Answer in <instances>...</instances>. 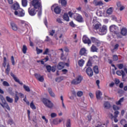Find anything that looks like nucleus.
I'll list each match as a JSON object with an SVG mask.
<instances>
[{
	"instance_id": "1",
	"label": "nucleus",
	"mask_w": 127,
	"mask_h": 127,
	"mask_svg": "<svg viewBox=\"0 0 127 127\" xmlns=\"http://www.w3.org/2000/svg\"><path fill=\"white\" fill-rule=\"evenodd\" d=\"M42 102L45 106L49 109H52L54 107V104L51 101L46 98L43 99Z\"/></svg>"
},
{
	"instance_id": "2",
	"label": "nucleus",
	"mask_w": 127,
	"mask_h": 127,
	"mask_svg": "<svg viewBox=\"0 0 127 127\" xmlns=\"http://www.w3.org/2000/svg\"><path fill=\"white\" fill-rule=\"evenodd\" d=\"M82 80L83 77L81 75H78L71 81V84L72 85H79V84H81Z\"/></svg>"
},
{
	"instance_id": "3",
	"label": "nucleus",
	"mask_w": 127,
	"mask_h": 127,
	"mask_svg": "<svg viewBox=\"0 0 127 127\" xmlns=\"http://www.w3.org/2000/svg\"><path fill=\"white\" fill-rule=\"evenodd\" d=\"M117 29L118 27L115 25H112L110 27V30L111 32L116 34L118 38H122V36L120 35V33L118 32Z\"/></svg>"
},
{
	"instance_id": "4",
	"label": "nucleus",
	"mask_w": 127,
	"mask_h": 127,
	"mask_svg": "<svg viewBox=\"0 0 127 127\" xmlns=\"http://www.w3.org/2000/svg\"><path fill=\"white\" fill-rule=\"evenodd\" d=\"M32 5L35 9H38L40 7L41 3H40V0H33L31 2Z\"/></svg>"
},
{
	"instance_id": "5",
	"label": "nucleus",
	"mask_w": 127,
	"mask_h": 127,
	"mask_svg": "<svg viewBox=\"0 0 127 127\" xmlns=\"http://www.w3.org/2000/svg\"><path fill=\"white\" fill-rule=\"evenodd\" d=\"M14 14L15 15H17V16L22 17L24 16L25 13L24 12V10L21 8L15 11Z\"/></svg>"
},
{
	"instance_id": "6",
	"label": "nucleus",
	"mask_w": 127,
	"mask_h": 127,
	"mask_svg": "<svg viewBox=\"0 0 127 127\" xmlns=\"http://www.w3.org/2000/svg\"><path fill=\"white\" fill-rule=\"evenodd\" d=\"M74 18L75 20H76V21H78V22H84V18L80 14H76V15H74Z\"/></svg>"
},
{
	"instance_id": "7",
	"label": "nucleus",
	"mask_w": 127,
	"mask_h": 127,
	"mask_svg": "<svg viewBox=\"0 0 127 127\" xmlns=\"http://www.w3.org/2000/svg\"><path fill=\"white\" fill-rule=\"evenodd\" d=\"M52 9H54V11L56 14H59L61 12L60 7L54 5L52 6Z\"/></svg>"
},
{
	"instance_id": "8",
	"label": "nucleus",
	"mask_w": 127,
	"mask_h": 127,
	"mask_svg": "<svg viewBox=\"0 0 127 127\" xmlns=\"http://www.w3.org/2000/svg\"><path fill=\"white\" fill-rule=\"evenodd\" d=\"M107 33V26L103 25L101 29L99 30V34L100 35H104Z\"/></svg>"
},
{
	"instance_id": "9",
	"label": "nucleus",
	"mask_w": 127,
	"mask_h": 127,
	"mask_svg": "<svg viewBox=\"0 0 127 127\" xmlns=\"http://www.w3.org/2000/svg\"><path fill=\"white\" fill-rule=\"evenodd\" d=\"M36 11H37V10H36L35 8L34 7L32 8L30 7V8H28V12L30 15H35V14H36Z\"/></svg>"
},
{
	"instance_id": "10",
	"label": "nucleus",
	"mask_w": 127,
	"mask_h": 127,
	"mask_svg": "<svg viewBox=\"0 0 127 127\" xmlns=\"http://www.w3.org/2000/svg\"><path fill=\"white\" fill-rule=\"evenodd\" d=\"M10 75L15 82H17V83H18L19 84H20V85H23V83L22 82H20L19 79L14 75V74H13V73L10 72Z\"/></svg>"
},
{
	"instance_id": "11",
	"label": "nucleus",
	"mask_w": 127,
	"mask_h": 127,
	"mask_svg": "<svg viewBox=\"0 0 127 127\" xmlns=\"http://www.w3.org/2000/svg\"><path fill=\"white\" fill-rule=\"evenodd\" d=\"M86 72L89 77H92L93 75V70L91 67H88L86 69Z\"/></svg>"
},
{
	"instance_id": "12",
	"label": "nucleus",
	"mask_w": 127,
	"mask_h": 127,
	"mask_svg": "<svg viewBox=\"0 0 127 127\" xmlns=\"http://www.w3.org/2000/svg\"><path fill=\"white\" fill-rule=\"evenodd\" d=\"M10 25L12 30H14V31H17L18 30V27L16 24L14 23L13 22H12L10 23Z\"/></svg>"
},
{
	"instance_id": "13",
	"label": "nucleus",
	"mask_w": 127,
	"mask_h": 127,
	"mask_svg": "<svg viewBox=\"0 0 127 127\" xmlns=\"http://www.w3.org/2000/svg\"><path fill=\"white\" fill-rule=\"evenodd\" d=\"M102 92L100 90H98L96 92V96L97 100H101L102 99Z\"/></svg>"
},
{
	"instance_id": "14",
	"label": "nucleus",
	"mask_w": 127,
	"mask_h": 127,
	"mask_svg": "<svg viewBox=\"0 0 127 127\" xmlns=\"http://www.w3.org/2000/svg\"><path fill=\"white\" fill-rule=\"evenodd\" d=\"M83 42L87 44H91V40L86 36H83L82 38Z\"/></svg>"
},
{
	"instance_id": "15",
	"label": "nucleus",
	"mask_w": 127,
	"mask_h": 127,
	"mask_svg": "<svg viewBox=\"0 0 127 127\" xmlns=\"http://www.w3.org/2000/svg\"><path fill=\"white\" fill-rule=\"evenodd\" d=\"M0 104L1 106V107H2L3 108H5L7 110H8V111H10V108H9V106H8V104H7V103L4 102L2 104L0 103Z\"/></svg>"
},
{
	"instance_id": "16",
	"label": "nucleus",
	"mask_w": 127,
	"mask_h": 127,
	"mask_svg": "<svg viewBox=\"0 0 127 127\" xmlns=\"http://www.w3.org/2000/svg\"><path fill=\"white\" fill-rule=\"evenodd\" d=\"M101 26H102V25H101V24L98 23L96 24H94L93 25V29H95V30H98V29H99Z\"/></svg>"
},
{
	"instance_id": "17",
	"label": "nucleus",
	"mask_w": 127,
	"mask_h": 127,
	"mask_svg": "<svg viewBox=\"0 0 127 127\" xmlns=\"http://www.w3.org/2000/svg\"><path fill=\"white\" fill-rule=\"evenodd\" d=\"M104 107L106 110H109V109H111V104L109 103V102H105L104 103Z\"/></svg>"
},
{
	"instance_id": "18",
	"label": "nucleus",
	"mask_w": 127,
	"mask_h": 127,
	"mask_svg": "<svg viewBox=\"0 0 127 127\" xmlns=\"http://www.w3.org/2000/svg\"><path fill=\"white\" fill-rule=\"evenodd\" d=\"M93 4L96 6L98 5H103L104 3H103V2L102 1H97V0H94L93 1Z\"/></svg>"
},
{
	"instance_id": "19",
	"label": "nucleus",
	"mask_w": 127,
	"mask_h": 127,
	"mask_svg": "<svg viewBox=\"0 0 127 127\" xmlns=\"http://www.w3.org/2000/svg\"><path fill=\"white\" fill-rule=\"evenodd\" d=\"M65 63H64V62H60L58 65V68L59 70H61V69H63Z\"/></svg>"
},
{
	"instance_id": "20",
	"label": "nucleus",
	"mask_w": 127,
	"mask_h": 127,
	"mask_svg": "<svg viewBox=\"0 0 127 127\" xmlns=\"http://www.w3.org/2000/svg\"><path fill=\"white\" fill-rule=\"evenodd\" d=\"M50 52V51L49 50V49L47 48L45 50L43 54L44 55H49V56L51 57V54H49Z\"/></svg>"
},
{
	"instance_id": "21",
	"label": "nucleus",
	"mask_w": 127,
	"mask_h": 127,
	"mask_svg": "<svg viewBox=\"0 0 127 127\" xmlns=\"http://www.w3.org/2000/svg\"><path fill=\"white\" fill-rule=\"evenodd\" d=\"M13 9L16 11V10H18V9H20L19 8V4L18 3H15L13 5Z\"/></svg>"
},
{
	"instance_id": "22",
	"label": "nucleus",
	"mask_w": 127,
	"mask_h": 127,
	"mask_svg": "<svg viewBox=\"0 0 127 127\" xmlns=\"http://www.w3.org/2000/svg\"><path fill=\"white\" fill-rule=\"evenodd\" d=\"M15 94L14 97V103H17L18 102V100H19V97H18V92L17 91H15Z\"/></svg>"
},
{
	"instance_id": "23",
	"label": "nucleus",
	"mask_w": 127,
	"mask_h": 127,
	"mask_svg": "<svg viewBox=\"0 0 127 127\" xmlns=\"http://www.w3.org/2000/svg\"><path fill=\"white\" fill-rule=\"evenodd\" d=\"M127 30L126 29V28H123L121 30V34L123 35L124 36H126L127 35Z\"/></svg>"
},
{
	"instance_id": "24",
	"label": "nucleus",
	"mask_w": 127,
	"mask_h": 127,
	"mask_svg": "<svg viewBox=\"0 0 127 127\" xmlns=\"http://www.w3.org/2000/svg\"><path fill=\"white\" fill-rule=\"evenodd\" d=\"M113 11H114V7H111L107 9V14H112L113 13Z\"/></svg>"
},
{
	"instance_id": "25",
	"label": "nucleus",
	"mask_w": 127,
	"mask_h": 127,
	"mask_svg": "<svg viewBox=\"0 0 127 127\" xmlns=\"http://www.w3.org/2000/svg\"><path fill=\"white\" fill-rule=\"evenodd\" d=\"M48 90L50 96H51V97H52L53 98H55V94L53 93V92L52 91V89L50 88H49Z\"/></svg>"
},
{
	"instance_id": "26",
	"label": "nucleus",
	"mask_w": 127,
	"mask_h": 127,
	"mask_svg": "<svg viewBox=\"0 0 127 127\" xmlns=\"http://www.w3.org/2000/svg\"><path fill=\"white\" fill-rule=\"evenodd\" d=\"M86 52L87 50H86V49L83 48L80 50L79 54L80 55H84V54H86Z\"/></svg>"
},
{
	"instance_id": "27",
	"label": "nucleus",
	"mask_w": 127,
	"mask_h": 127,
	"mask_svg": "<svg viewBox=\"0 0 127 127\" xmlns=\"http://www.w3.org/2000/svg\"><path fill=\"white\" fill-rule=\"evenodd\" d=\"M9 71H10V66H9V64H7V68L5 69V73L7 75H9Z\"/></svg>"
},
{
	"instance_id": "28",
	"label": "nucleus",
	"mask_w": 127,
	"mask_h": 127,
	"mask_svg": "<svg viewBox=\"0 0 127 127\" xmlns=\"http://www.w3.org/2000/svg\"><path fill=\"white\" fill-rule=\"evenodd\" d=\"M78 63L80 67H82L83 65H84L85 63V61L81 59L78 61Z\"/></svg>"
},
{
	"instance_id": "29",
	"label": "nucleus",
	"mask_w": 127,
	"mask_h": 127,
	"mask_svg": "<svg viewBox=\"0 0 127 127\" xmlns=\"http://www.w3.org/2000/svg\"><path fill=\"white\" fill-rule=\"evenodd\" d=\"M63 80H64V77H59L56 78V82H58V83H60V82H61V81H63Z\"/></svg>"
},
{
	"instance_id": "30",
	"label": "nucleus",
	"mask_w": 127,
	"mask_h": 127,
	"mask_svg": "<svg viewBox=\"0 0 127 127\" xmlns=\"http://www.w3.org/2000/svg\"><path fill=\"white\" fill-rule=\"evenodd\" d=\"M124 70L123 71V73H122V77H123V79H126V78H125V76L127 75V69L126 68H124Z\"/></svg>"
},
{
	"instance_id": "31",
	"label": "nucleus",
	"mask_w": 127,
	"mask_h": 127,
	"mask_svg": "<svg viewBox=\"0 0 127 127\" xmlns=\"http://www.w3.org/2000/svg\"><path fill=\"white\" fill-rule=\"evenodd\" d=\"M93 70L94 73H95V74H99V68L98 67V66L95 65L93 67Z\"/></svg>"
},
{
	"instance_id": "32",
	"label": "nucleus",
	"mask_w": 127,
	"mask_h": 127,
	"mask_svg": "<svg viewBox=\"0 0 127 127\" xmlns=\"http://www.w3.org/2000/svg\"><path fill=\"white\" fill-rule=\"evenodd\" d=\"M6 100L7 102H8V103H12V102H13V99H12L8 96L6 97Z\"/></svg>"
},
{
	"instance_id": "33",
	"label": "nucleus",
	"mask_w": 127,
	"mask_h": 127,
	"mask_svg": "<svg viewBox=\"0 0 127 127\" xmlns=\"http://www.w3.org/2000/svg\"><path fill=\"white\" fill-rule=\"evenodd\" d=\"M63 18L64 20H66V21H69V16L67 14H64Z\"/></svg>"
},
{
	"instance_id": "34",
	"label": "nucleus",
	"mask_w": 127,
	"mask_h": 127,
	"mask_svg": "<svg viewBox=\"0 0 127 127\" xmlns=\"http://www.w3.org/2000/svg\"><path fill=\"white\" fill-rule=\"evenodd\" d=\"M124 97H122L118 101L116 102V105H121L122 103L124 102Z\"/></svg>"
},
{
	"instance_id": "35",
	"label": "nucleus",
	"mask_w": 127,
	"mask_h": 127,
	"mask_svg": "<svg viewBox=\"0 0 127 127\" xmlns=\"http://www.w3.org/2000/svg\"><path fill=\"white\" fill-rule=\"evenodd\" d=\"M36 51L37 52V54H40V53H42V52H43V50L38 48V47L36 48Z\"/></svg>"
},
{
	"instance_id": "36",
	"label": "nucleus",
	"mask_w": 127,
	"mask_h": 127,
	"mask_svg": "<svg viewBox=\"0 0 127 127\" xmlns=\"http://www.w3.org/2000/svg\"><path fill=\"white\" fill-rule=\"evenodd\" d=\"M66 127H71V120L70 119H68L66 121Z\"/></svg>"
},
{
	"instance_id": "37",
	"label": "nucleus",
	"mask_w": 127,
	"mask_h": 127,
	"mask_svg": "<svg viewBox=\"0 0 127 127\" xmlns=\"http://www.w3.org/2000/svg\"><path fill=\"white\" fill-rule=\"evenodd\" d=\"M27 51V47H26V46L23 45L22 48L23 53H24V54H26Z\"/></svg>"
},
{
	"instance_id": "38",
	"label": "nucleus",
	"mask_w": 127,
	"mask_h": 127,
	"mask_svg": "<svg viewBox=\"0 0 127 127\" xmlns=\"http://www.w3.org/2000/svg\"><path fill=\"white\" fill-rule=\"evenodd\" d=\"M30 107L32 110H36V107L34 105V103H33V101H32L30 104Z\"/></svg>"
},
{
	"instance_id": "39",
	"label": "nucleus",
	"mask_w": 127,
	"mask_h": 127,
	"mask_svg": "<svg viewBox=\"0 0 127 127\" xmlns=\"http://www.w3.org/2000/svg\"><path fill=\"white\" fill-rule=\"evenodd\" d=\"M2 85L4 87H9L10 86L9 83H8L6 81H3Z\"/></svg>"
},
{
	"instance_id": "40",
	"label": "nucleus",
	"mask_w": 127,
	"mask_h": 127,
	"mask_svg": "<svg viewBox=\"0 0 127 127\" xmlns=\"http://www.w3.org/2000/svg\"><path fill=\"white\" fill-rule=\"evenodd\" d=\"M23 88L26 92H30V88L28 86L24 85Z\"/></svg>"
},
{
	"instance_id": "41",
	"label": "nucleus",
	"mask_w": 127,
	"mask_h": 127,
	"mask_svg": "<svg viewBox=\"0 0 127 127\" xmlns=\"http://www.w3.org/2000/svg\"><path fill=\"white\" fill-rule=\"evenodd\" d=\"M53 124L54 125H59V122H58V118H56V119H54V120L53 121Z\"/></svg>"
},
{
	"instance_id": "42",
	"label": "nucleus",
	"mask_w": 127,
	"mask_h": 127,
	"mask_svg": "<svg viewBox=\"0 0 127 127\" xmlns=\"http://www.w3.org/2000/svg\"><path fill=\"white\" fill-rule=\"evenodd\" d=\"M97 50H98V49H97L96 46L93 45L91 47V51H92V52H97Z\"/></svg>"
},
{
	"instance_id": "43",
	"label": "nucleus",
	"mask_w": 127,
	"mask_h": 127,
	"mask_svg": "<svg viewBox=\"0 0 127 127\" xmlns=\"http://www.w3.org/2000/svg\"><path fill=\"white\" fill-rule=\"evenodd\" d=\"M22 4L23 6H26L27 5V0H22Z\"/></svg>"
},
{
	"instance_id": "44",
	"label": "nucleus",
	"mask_w": 127,
	"mask_h": 127,
	"mask_svg": "<svg viewBox=\"0 0 127 127\" xmlns=\"http://www.w3.org/2000/svg\"><path fill=\"white\" fill-rule=\"evenodd\" d=\"M11 61L12 63V65H13V66H14L15 65V62L14 61V57H13V56H11Z\"/></svg>"
},
{
	"instance_id": "45",
	"label": "nucleus",
	"mask_w": 127,
	"mask_h": 127,
	"mask_svg": "<svg viewBox=\"0 0 127 127\" xmlns=\"http://www.w3.org/2000/svg\"><path fill=\"white\" fill-rule=\"evenodd\" d=\"M61 3L62 5H66L67 1H66V0H61Z\"/></svg>"
},
{
	"instance_id": "46",
	"label": "nucleus",
	"mask_w": 127,
	"mask_h": 127,
	"mask_svg": "<svg viewBox=\"0 0 127 127\" xmlns=\"http://www.w3.org/2000/svg\"><path fill=\"white\" fill-rule=\"evenodd\" d=\"M113 109L114 111H117L118 110H120V107H119V106H117L116 105H113Z\"/></svg>"
},
{
	"instance_id": "47",
	"label": "nucleus",
	"mask_w": 127,
	"mask_h": 127,
	"mask_svg": "<svg viewBox=\"0 0 127 127\" xmlns=\"http://www.w3.org/2000/svg\"><path fill=\"white\" fill-rule=\"evenodd\" d=\"M120 114V112L118 111H116L114 112V118H118V115Z\"/></svg>"
},
{
	"instance_id": "48",
	"label": "nucleus",
	"mask_w": 127,
	"mask_h": 127,
	"mask_svg": "<svg viewBox=\"0 0 127 127\" xmlns=\"http://www.w3.org/2000/svg\"><path fill=\"white\" fill-rule=\"evenodd\" d=\"M37 80L40 82H43V81H44V77H43V76L41 75Z\"/></svg>"
},
{
	"instance_id": "49",
	"label": "nucleus",
	"mask_w": 127,
	"mask_h": 127,
	"mask_svg": "<svg viewBox=\"0 0 127 127\" xmlns=\"http://www.w3.org/2000/svg\"><path fill=\"white\" fill-rule=\"evenodd\" d=\"M77 97H82L83 96V92L82 91H78L77 93Z\"/></svg>"
},
{
	"instance_id": "50",
	"label": "nucleus",
	"mask_w": 127,
	"mask_h": 127,
	"mask_svg": "<svg viewBox=\"0 0 127 127\" xmlns=\"http://www.w3.org/2000/svg\"><path fill=\"white\" fill-rule=\"evenodd\" d=\"M123 70H121V71H120V70H118L117 72H116V74L117 75H118V76H122V74H123Z\"/></svg>"
},
{
	"instance_id": "51",
	"label": "nucleus",
	"mask_w": 127,
	"mask_h": 127,
	"mask_svg": "<svg viewBox=\"0 0 127 127\" xmlns=\"http://www.w3.org/2000/svg\"><path fill=\"white\" fill-rule=\"evenodd\" d=\"M51 117L52 118H56L57 117V114L55 113H52L51 114Z\"/></svg>"
},
{
	"instance_id": "52",
	"label": "nucleus",
	"mask_w": 127,
	"mask_h": 127,
	"mask_svg": "<svg viewBox=\"0 0 127 127\" xmlns=\"http://www.w3.org/2000/svg\"><path fill=\"white\" fill-rule=\"evenodd\" d=\"M114 61H118L119 60V58L117 55H114L113 57Z\"/></svg>"
},
{
	"instance_id": "53",
	"label": "nucleus",
	"mask_w": 127,
	"mask_h": 127,
	"mask_svg": "<svg viewBox=\"0 0 127 127\" xmlns=\"http://www.w3.org/2000/svg\"><path fill=\"white\" fill-rule=\"evenodd\" d=\"M18 96H19L20 98H24V95L22 93H17Z\"/></svg>"
},
{
	"instance_id": "54",
	"label": "nucleus",
	"mask_w": 127,
	"mask_h": 127,
	"mask_svg": "<svg viewBox=\"0 0 127 127\" xmlns=\"http://www.w3.org/2000/svg\"><path fill=\"white\" fill-rule=\"evenodd\" d=\"M87 120L88 122H91V120H92V115H91L90 114L88 115L87 116Z\"/></svg>"
},
{
	"instance_id": "55",
	"label": "nucleus",
	"mask_w": 127,
	"mask_h": 127,
	"mask_svg": "<svg viewBox=\"0 0 127 127\" xmlns=\"http://www.w3.org/2000/svg\"><path fill=\"white\" fill-rule=\"evenodd\" d=\"M35 77L37 78V80L39 79V78L41 76L40 74L35 73Z\"/></svg>"
},
{
	"instance_id": "56",
	"label": "nucleus",
	"mask_w": 127,
	"mask_h": 127,
	"mask_svg": "<svg viewBox=\"0 0 127 127\" xmlns=\"http://www.w3.org/2000/svg\"><path fill=\"white\" fill-rule=\"evenodd\" d=\"M117 66L119 69H123L124 68V64H118Z\"/></svg>"
},
{
	"instance_id": "57",
	"label": "nucleus",
	"mask_w": 127,
	"mask_h": 127,
	"mask_svg": "<svg viewBox=\"0 0 127 127\" xmlns=\"http://www.w3.org/2000/svg\"><path fill=\"white\" fill-rule=\"evenodd\" d=\"M24 102H25L26 103L27 105H29V102L28 101H27V99H26V96H25V98L23 99Z\"/></svg>"
},
{
	"instance_id": "58",
	"label": "nucleus",
	"mask_w": 127,
	"mask_h": 127,
	"mask_svg": "<svg viewBox=\"0 0 127 127\" xmlns=\"http://www.w3.org/2000/svg\"><path fill=\"white\" fill-rule=\"evenodd\" d=\"M54 33H55V30H53L51 32H50V35L51 36H53L54 35Z\"/></svg>"
},
{
	"instance_id": "59",
	"label": "nucleus",
	"mask_w": 127,
	"mask_h": 127,
	"mask_svg": "<svg viewBox=\"0 0 127 127\" xmlns=\"http://www.w3.org/2000/svg\"><path fill=\"white\" fill-rule=\"evenodd\" d=\"M56 21L58 22V23H63V22H62V20H61V19L58 18L56 20Z\"/></svg>"
},
{
	"instance_id": "60",
	"label": "nucleus",
	"mask_w": 127,
	"mask_h": 127,
	"mask_svg": "<svg viewBox=\"0 0 127 127\" xmlns=\"http://www.w3.org/2000/svg\"><path fill=\"white\" fill-rule=\"evenodd\" d=\"M46 68L47 71H48L49 72H50V71H51V66L50 65L47 66Z\"/></svg>"
},
{
	"instance_id": "61",
	"label": "nucleus",
	"mask_w": 127,
	"mask_h": 127,
	"mask_svg": "<svg viewBox=\"0 0 127 127\" xmlns=\"http://www.w3.org/2000/svg\"><path fill=\"white\" fill-rule=\"evenodd\" d=\"M69 25H70V26H71V27H75V24H74V23L73 22V21H71L69 23Z\"/></svg>"
},
{
	"instance_id": "62",
	"label": "nucleus",
	"mask_w": 127,
	"mask_h": 127,
	"mask_svg": "<svg viewBox=\"0 0 127 127\" xmlns=\"http://www.w3.org/2000/svg\"><path fill=\"white\" fill-rule=\"evenodd\" d=\"M7 92L9 94H12V89H11V88H8L7 90Z\"/></svg>"
},
{
	"instance_id": "63",
	"label": "nucleus",
	"mask_w": 127,
	"mask_h": 127,
	"mask_svg": "<svg viewBox=\"0 0 127 127\" xmlns=\"http://www.w3.org/2000/svg\"><path fill=\"white\" fill-rule=\"evenodd\" d=\"M68 14L70 16V17H72V16L73 14H74V13H73L71 11H69L68 12Z\"/></svg>"
},
{
	"instance_id": "64",
	"label": "nucleus",
	"mask_w": 127,
	"mask_h": 127,
	"mask_svg": "<svg viewBox=\"0 0 127 127\" xmlns=\"http://www.w3.org/2000/svg\"><path fill=\"white\" fill-rule=\"evenodd\" d=\"M121 124H122V125H125V124H126V120H121Z\"/></svg>"
}]
</instances>
